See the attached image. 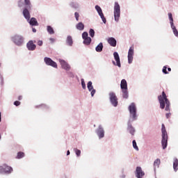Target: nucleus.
Here are the masks:
<instances>
[{
    "instance_id": "obj_46",
    "label": "nucleus",
    "mask_w": 178,
    "mask_h": 178,
    "mask_svg": "<svg viewBox=\"0 0 178 178\" xmlns=\"http://www.w3.org/2000/svg\"><path fill=\"white\" fill-rule=\"evenodd\" d=\"M120 178H126V175L122 174V175H120Z\"/></svg>"
},
{
    "instance_id": "obj_21",
    "label": "nucleus",
    "mask_w": 178,
    "mask_h": 178,
    "mask_svg": "<svg viewBox=\"0 0 178 178\" xmlns=\"http://www.w3.org/2000/svg\"><path fill=\"white\" fill-rule=\"evenodd\" d=\"M28 22L29 24H31V26H38V22H37V19L34 17H32Z\"/></svg>"
},
{
    "instance_id": "obj_42",
    "label": "nucleus",
    "mask_w": 178,
    "mask_h": 178,
    "mask_svg": "<svg viewBox=\"0 0 178 178\" xmlns=\"http://www.w3.org/2000/svg\"><path fill=\"white\" fill-rule=\"evenodd\" d=\"M14 105H15V106H19V105H20V102L19 101H15L14 102Z\"/></svg>"
},
{
    "instance_id": "obj_44",
    "label": "nucleus",
    "mask_w": 178,
    "mask_h": 178,
    "mask_svg": "<svg viewBox=\"0 0 178 178\" xmlns=\"http://www.w3.org/2000/svg\"><path fill=\"white\" fill-rule=\"evenodd\" d=\"M49 41H51V42H55V39L50 38Z\"/></svg>"
},
{
    "instance_id": "obj_32",
    "label": "nucleus",
    "mask_w": 178,
    "mask_h": 178,
    "mask_svg": "<svg viewBox=\"0 0 178 178\" xmlns=\"http://www.w3.org/2000/svg\"><path fill=\"white\" fill-rule=\"evenodd\" d=\"M74 152H75L76 156H81V151L77 148H74Z\"/></svg>"
},
{
    "instance_id": "obj_39",
    "label": "nucleus",
    "mask_w": 178,
    "mask_h": 178,
    "mask_svg": "<svg viewBox=\"0 0 178 178\" xmlns=\"http://www.w3.org/2000/svg\"><path fill=\"white\" fill-rule=\"evenodd\" d=\"M167 69H168V67L166 66H164L163 67V73H164V74H168V72L167 71Z\"/></svg>"
},
{
    "instance_id": "obj_50",
    "label": "nucleus",
    "mask_w": 178,
    "mask_h": 178,
    "mask_svg": "<svg viewBox=\"0 0 178 178\" xmlns=\"http://www.w3.org/2000/svg\"><path fill=\"white\" fill-rule=\"evenodd\" d=\"M168 72H172V69L170 67L168 68Z\"/></svg>"
},
{
    "instance_id": "obj_4",
    "label": "nucleus",
    "mask_w": 178,
    "mask_h": 178,
    "mask_svg": "<svg viewBox=\"0 0 178 178\" xmlns=\"http://www.w3.org/2000/svg\"><path fill=\"white\" fill-rule=\"evenodd\" d=\"M161 145L163 149H166L168 147V132L166 131V128L165 127V124H162L161 125Z\"/></svg>"
},
{
    "instance_id": "obj_20",
    "label": "nucleus",
    "mask_w": 178,
    "mask_h": 178,
    "mask_svg": "<svg viewBox=\"0 0 178 178\" xmlns=\"http://www.w3.org/2000/svg\"><path fill=\"white\" fill-rule=\"evenodd\" d=\"M108 42L111 47H116V39L115 38H108Z\"/></svg>"
},
{
    "instance_id": "obj_31",
    "label": "nucleus",
    "mask_w": 178,
    "mask_h": 178,
    "mask_svg": "<svg viewBox=\"0 0 178 178\" xmlns=\"http://www.w3.org/2000/svg\"><path fill=\"white\" fill-rule=\"evenodd\" d=\"M89 35L92 38H94L95 35V31H94V29H90L89 30Z\"/></svg>"
},
{
    "instance_id": "obj_5",
    "label": "nucleus",
    "mask_w": 178,
    "mask_h": 178,
    "mask_svg": "<svg viewBox=\"0 0 178 178\" xmlns=\"http://www.w3.org/2000/svg\"><path fill=\"white\" fill-rule=\"evenodd\" d=\"M120 88L122 90V98L127 99L129 98V90L127 88V81L126 79H122L121 81Z\"/></svg>"
},
{
    "instance_id": "obj_18",
    "label": "nucleus",
    "mask_w": 178,
    "mask_h": 178,
    "mask_svg": "<svg viewBox=\"0 0 178 178\" xmlns=\"http://www.w3.org/2000/svg\"><path fill=\"white\" fill-rule=\"evenodd\" d=\"M87 87L88 91L90 92L91 97H94V95H95V92H97V90L94 89V86H92V82L91 81L88 82Z\"/></svg>"
},
{
    "instance_id": "obj_41",
    "label": "nucleus",
    "mask_w": 178,
    "mask_h": 178,
    "mask_svg": "<svg viewBox=\"0 0 178 178\" xmlns=\"http://www.w3.org/2000/svg\"><path fill=\"white\" fill-rule=\"evenodd\" d=\"M39 106H40V108H43L44 109H48V106H47L45 104H42Z\"/></svg>"
},
{
    "instance_id": "obj_7",
    "label": "nucleus",
    "mask_w": 178,
    "mask_h": 178,
    "mask_svg": "<svg viewBox=\"0 0 178 178\" xmlns=\"http://www.w3.org/2000/svg\"><path fill=\"white\" fill-rule=\"evenodd\" d=\"M168 19L170 20V24L173 34L175 35V37H178V31L175 26V23L173 22V15H172V13H168Z\"/></svg>"
},
{
    "instance_id": "obj_49",
    "label": "nucleus",
    "mask_w": 178,
    "mask_h": 178,
    "mask_svg": "<svg viewBox=\"0 0 178 178\" xmlns=\"http://www.w3.org/2000/svg\"><path fill=\"white\" fill-rule=\"evenodd\" d=\"M67 155H70V151L67 150Z\"/></svg>"
},
{
    "instance_id": "obj_22",
    "label": "nucleus",
    "mask_w": 178,
    "mask_h": 178,
    "mask_svg": "<svg viewBox=\"0 0 178 178\" xmlns=\"http://www.w3.org/2000/svg\"><path fill=\"white\" fill-rule=\"evenodd\" d=\"M76 29L79 31H83V30H84V24H83V22H79L76 25Z\"/></svg>"
},
{
    "instance_id": "obj_28",
    "label": "nucleus",
    "mask_w": 178,
    "mask_h": 178,
    "mask_svg": "<svg viewBox=\"0 0 178 178\" xmlns=\"http://www.w3.org/2000/svg\"><path fill=\"white\" fill-rule=\"evenodd\" d=\"M70 6H71V8H73L74 9H79V8H80V4L76 2H71L70 3Z\"/></svg>"
},
{
    "instance_id": "obj_10",
    "label": "nucleus",
    "mask_w": 178,
    "mask_h": 178,
    "mask_svg": "<svg viewBox=\"0 0 178 178\" xmlns=\"http://www.w3.org/2000/svg\"><path fill=\"white\" fill-rule=\"evenodd\" d=\"M44 62L45 65H47V66H51V67L58 69V64L56 63V62H55L52 59H51V58L44 57Z\"/></svg>"
},
{
    "instance_id": "obj_16",
    "label": "nucleus",
    "mask_w": 178,
    "mask_h": 178,
    "mask_svg": "<svg viewBox=\"0 0 178 178\" xmlns=\"http://www.w3.org/2000/svg\"><path fill=\"white\" fill-rule=\"evenodd\" d=\"M135 176L137 178H143L144 176H145V172L143 171V169L141 167H136V171H135Z\"/></svg>"
},
{
    "instance_id": "obj_37",
    "label": "nucleus",
    "mask_w": 178,
    "mask_h": 178,
    "mask_svg": "<svg viewBox=\"0 0 178 178\" xmlns=\"http://www.w3.org/2000/svg\"><path fill=\"white\" fill-rule=\"evenodd\" d=\"M89 37H88V33H87V32H83V33H82V38H83V40H85L86 38H88Z\"/></svg>"
},
{
    "instance_id": "obj_51",
    "label": "nucleus",
    "mask_w": 178,
    "mask_h": 178,
    "mask_svg": "<svg viewBox=\"0 0 178 178\" xmlns=\"http://www.w3.org/2000/svg\"><path fill=\"white\" fill-rule=\"evenodd\" d=\"M1 121V112H0V122Z\"/></svg>"
},
{
    "instance_id": "obj_40",
    "label": "nucleus",
    "mask_w": 178,
    "mask_h": 178,
    "mask_svg": "<svg viewBox=\"0 0 178 178\" xmlns=\"http://www.w3.org/2000/svg\"><path fill=\"white\" fill-rule=\"evenodd\" d=\"M37 44L39 45V47H42L43 42L42 40H38Z\"/></svg>"
},
{
    "instance_id": "obj_30",
    "label": "nucleus",
    "mask_w": 178,
    "mask_h": 178,
    "mask_svg": "<svg viewBox=\"0 0 178 178\" xmlns=\"http://www.w3.org/2000/svg\"><path fill=\"white\" fill-rule=\"evenodd\" d=\"M47 32L49 33V34H55V31L51 26H47Z\"/></svg>"
},
{
    "instance_id": "obj_38",
    "label": "nucleus",
    "mask_w": 178,
    "mask_h": 178,
    "mask_svg": "<svg viewBox=\"0 0 178 178\" xmlns=\"http://www.w3.org/2000/svg\"><path fill=\"white\" fill-rule=\"evenodd\" d=\"M74 17H75L76 22H79V17H80V14H79V13H77V12H75Z\"/></svg>"
},
{
    "instance_id": "obj_24",
    "label": "nucleus",
    "mask_w": 178,
    "mask_h": 178,
    "mask_svg": "<svg viewBox=\"0 0 178 178\" xmlns=\"http://www.w3.org/2000/svg\"><path fill=\"white\" fill-rule=\"evenodd\" d=\"M102 49H104V44L100 42L96 47L95 51L96 52H102Z\"/></svg>"
},
{
    "instance_id": "obj_6",
    "label": "nucleus",
    "mask_w": 178,
    "mask_h": 178,
    "mask_svg": "<svg viewBox=\"0 0 178 178\" xmlns=\"http://www.w3.org/2000/svg\"><path fill=\"white\" fill-rule=\"evenodd\" d=\"M114 19L116 23L119 22V20L120 19V5H119V3L118 1H115L114 3Z\"/></svg>"
},
{
    "instance_id": "obj_27",
    "label": "nucleus",
    "mask_w": 178,
    "mask_h": 178,
    "mask_svg": "<svg viewBox=\"0 0 178 178\" xmlns=\"http://www.w3.org/2000/svg\"><path fill=\"white\" fill-rule=\"evenodd\" d=\"M92 41V40L91 39V38H86L85 39H83V44L84 45H90L91 44V42Z\"/></svg>"
},
{
    "instance_id": "obj_52",
    "label": "nucleus",
    "mask_w": 178,
    "mask_h": 178,
    "mask_svg": "<svg viewBox=\"0 0 178 178\" xmlns=\"http://www.w3.org/2000/svg\"><path fill=\"white\" fill-rule=\"evenodd\" d=\"M1 134H0V140H1Z\"/></svg>"
},
{
    "instance_id": "obj_29",
    "label": "nucleus",
    "mask_w": 178,
    "mask_h": 178,
    "mask_svg": "<svg viewBox=\"0 0 178 178\" xmlns=\"http://www.w3.org/2000/svg\"><path fill=\"white\" fill-rule=\"evenodd\" d=\"M173 169H174L175 172L178 170V159H174Z\"/></svg>"
},
{
    "instance_id": "obj_3",
    "label": "nucleus",
    "mask_w": 178,
    "mask_h": 178,
    "mask_svg": "<svg viewBox=\"0 0 178 178\" xmlns=\"http://www.w3.org/2000/svg\"><path fill=\"white\" fill-rule=\"evenodd\" d=\"M128 111L129 112V119L130 122H134L138 119V115H137V106L136 103H131L128 106Z\"/></svg>"
},
{
    "instance_id": "obj_1",
    "label": "nucleus",
    "mask_w": 178,
    "mask_h": 178,
    "mask_svg": "<svg viewBox=\"0 0 178 178\" xmlns=\"http://www.w3.org/2000/svg\"><path fill=\"white\" fill-rule=\"evenodd\" d=\"M18 6L19 8H24L23 10V15L25 19L29 22L30 20V11L31 8H33V5L31 4V1L30 0H19L18 1Z\"/></svg>"
},
{
    "instance_id": "obj_15",
    "label": "nucleus",
    "mask_w": 178,
    "mask_h": 178,
    "mask_svg": "<svg viewBox=\"0 0 178 178\" xmlns=\"http://www.w3.org/2000/svg\"><path fill=\"white\" fill-rule=\"evenodd\" d=\"M134 121H130V120H128L127 122V131L129 134H131V136H134V134L136 133V129L134 127L133 125H131V123H133Z\"/></svg>"
},
{
    "instance_id": "obj_33",
    "label": "nucleus",
    "mask_w": 178,
    "mask_h": 178,
    "mask_svg": "<svg viewBox=\"0 0 178 178\" xmlns=\"http://www.w3.org/2000/svg\"><path fill=\"white\" fill-rule=\"evenodd\" d=\"M24 152H19L17 153V159H22V158H24Z\"/></svg>"
},
{
    "instance_id": "obj_13",
    "label": "nucleus",
    "mask_w": 178,
    "mask_h": 178,
    "mask_svg": "<svg viewBox=\"0 0 178 178\" xmlns=\"http://www.w3.org/2000/svg\"><path fill=\"white\" fill-rule=\"evenodd\" d=\"M114 59L115 60H113V64L114 66H118V67H122V64L120 63V57L119 56V54L115 51L113 53Z\"/></svg>"
},
{
    "instance_id": "obj_26",
    "label": "nucleus",
    "mask_w": 178,
    "mask_h": 178,
    "mask_svg": "<svg viewBox=\"0 0 178 178\" xmlns=\"http://www.w3.org/2000/svg\"><path fill=\"white\" fill-rule=\"evenodd\" d=\"M6 169H8V170H12V168L10 166H8L6 165H3V166H0V173H3L5 172Z\"/></svg>"
},
{
    "instance_id": "obj_36",
    "label": "nucleus",
    "mask_w": 178,
    "mask_h": 178,
    "mask_svg": "<svg viewBox=\"0 0 178 178\" xmlns=\"http://www.w3.org/2000/svg\"><path fill=\"white\" fill-rule=\"evenodd\" d=\"M81 81L82 88L83 90H86V88H87V87L86 86V82L84 81V79H81Z\"/></svg>"
},
{
    "instance_id": "obj_19",
    "label": "nucleus",
    "mask_w": 178,
    "mask_h": 178,
    "mask_svg": "<svg viewBox=\"0 0 178 178\" xmlns=\"http://www.w3.org/2000/svg\"><path fill=\"white\" fill-rule=\"evenodd\" d=\"M37 46L34 44L33 40H30L27 44H26V48H28L29 51H34L35 49Z\"/></svg>"
},
{
    "instance_id": "obj_43",
    "label": "nucleus",
    "mask_w": 178,
    "mask_h": 178,
    "mask_svg": "<svg viewBox=\"0 0 178 178\" xmlns=\"http://www.w3.org/2000/svg\"><path fill=\"white\" fill-rule=\"evenodd\" d=\"M170 115H171L170 113H166L165 114L166 118L169 119V118H170Z\"/></svg>"
},
{
    "instance_id": "obj_23",
    "label": "nucleus",
    "mask_w": 178,
    "mask_h": 178,
    "mask_svg": "<svg viewBox=\"0 0 178 178\" xmlns=\"http://www.w3.org/2000/svg\"><path fill=\"white\" fill-rule=\"evenodd\" d=\"M66 42H67V44L69 45V47H72L73 46V38H72V36L68 35L67 37Z\"/></svg>"
},
{
    "instance_id": "obj_35",
    "label": "nucleus",
    "mask_w": 178,
    "mask_h": 178,
    "mask_svg": "<svg viewBox=\"0 0 178 178\" xmlns=\"http://www.w3.org/2000/svg\"><path fill=\"white\" fill-rule=\"evenodd\" d=\"M10 168H11V170H9L8 168L4 169L3 173H6L8 175H9V173H12V172H13V168H12V167Z\"/></svg>"
},
{
    "instance_id": "obj_17",
    "label": "nucleus",
    "mask_w": 178,
    "mask_h": 178,
    "mask_svg": "<svg viewBox=\"0 0 178 178\" xmlns=\"http://www.w3.org/2000/svg\"><path fill=\"white\" fill-rule=\"evenodd\" d=\"M58 62L60 63L62 69H64V70H66L67 72L70 70V65H69L65 60L59 59Z\"/></svg>"
},
{
    "instance_id": "obj_12",
    "label": "nucleus",
    "mask_w": 178,
    "mask_h": 178,
    "mask_svg": "<svg viewBox=\"0 0 178 178\" xmlns=\"http://www.w3.org/2000/svg\"><path fill=\"white\" fill-rule=\"evenodd\" d=\"M128 63L131 65L133 59H134V47H131L128 51Z\"/></svg>"
},
{
    "instance_id": "obj_2",
    "label": "nucleus",
    "mask_w": 178,
    "mask_h": 178,
    "mask_svg": "<svg viewBox=\"0 0 178 178\" xmlns=\"http://www.w3.org/2000/svg\"><path fill=\"white\" fill-rule=\"evenodd\" d=\"M158 98L161 109H165V111L167 112L170 111V108H169L170 106V102H169V99H168V97H166L165 92H163L162 95L159 96Z\"/></svg>"
},
{
    "instance_id": "obj_11",
    "label": "nucleus",
    "mask_w": 178,
    "mask_h": 178,
    "mask_svg": "<svg viewBox=\"0 0 178 178\" xmlns=\"http://www.w3.org/2000/svg\"><path fill=\"white\" fill-rule=\"evenodd\" d=\"M95 133L97 137H99V140L105 137V129H104V127H102V124L98 126L97 129L95 130Z\"/></svg>"
},
{
    "instance_id": "obj_9",
    "label": "nucleus",
    "mask_w": 178,
    "mask_h": 178,
    "mask_svg": "<svg viewBox=\"0 0 178 178\" xmlns=\"http://www.w3.org/2000/svg\"><path fill=\"white\" fill-rule=\"evenodd\" d=\"M109 99L111 105H113V106L116 108V106H118V97H116V94H115V92H111L109 93Z\"/></svg>"
},
{
    "instance_id": "obj_25",
    "label": "nucleus",
    "mask_w": 178,
    "mask_h": 178,
    "mask_svg": "<svg viewBox=\"0 0 178 178\" xmlns=\"http://www.w3.org/2000/svg\"><path fill=\"white\" fill-rule=\"evenodd\" d=\"M161 165V159H156L154 161V170H156V168H159V165Z\"/></svg>"
},
{
    "instance_id": "obj_48",
    "label": "nucleus",
    "mask_w": 178,
    "mask_h": 178,
    "mask_svg": "<svg viewBox=\"0 0 178 178\" xmlns=\"http://www.w3.org/2000/svg\"><path fill=\"white\" fill-rule=\"evenodd\" d=\"M22 98H23V97H22V96H19L18 99H19V101H21V99H22Z\"/></svg>"
},
{
    "instance_id": "obj_34",
    "label": "nucleus",
    "mask_w": 178,
    "mask_h": 178,
    "mask_svg": "<svg viewBox=\"0 0 178 178\" xmlns=\"http://www.w3.org/2000/svg\"><path fill=\"white\" fill-rule=\"evenodd\" d=\"M132 144L134 149H136V151H138V146H137V142H136V140H134L132 141Z\"/></svg>"
},
{
    "instance_id": "obj_45",
    "label": "nucleus",
    "mask_w": 178,
    "mask_h": 178,
    "mask_svg": "<svg viewBox=\"0 0 178 178\" xmlns=\"http://www.w3.org/2000/svg\"><path fill=\"white\" fill-rule=\"evenodd\" d=\"M32 31L33 33H37V29H35V28H33Z\"/></svg>"
},
{
    "instance_id": "obj_8",
    "label": "nucleus",
    "mask_w": 178,
    "mask_h": 178,
    "mask_svg": "<svg viewBox=\"0 0 178 178\" xmlns=\"http://www.w3.org/2000/svg\"><path fill=\"white\" fill-rule=\"evenodd\" d=\"M12 41L15 45H18V47H20V45L23 44L24 38H23V36L20 35H15L12 38Z\"/></svg>"
},
{
    "instance_id": "obj_47",
    "label": "nucleus",
    "mask_w": 178,
    "mask_h": 178,
    "mask_svg": "<svg viewBox=\"0 0 178 178\" xmlns=\"http://www.w3.org/2000/svg\"><path fill=\"white\" fill-rule=\"evenodd\" d=\"M68 74H69L70 76H71V77H73V73H72V72H68Z\"/></svg>"
},
{
    "instance_id": "obj_14",
    "label": "nucleus",
    "mask_w": 178,
    "mask_h": 178,
    "mask_svg": "<svg viewBox=\"0 0 178 178\" xmlns=\"http://www.w3.org/2000/svg\"><path fill=\"white\" fill-rule=\"evenodd\" d=\"M95 10H97L99 16H100L103 23L104 24H106V18H105V16H104V13H102V8L98 5L95 6Z\"/></svg>"
}]
</instances>
